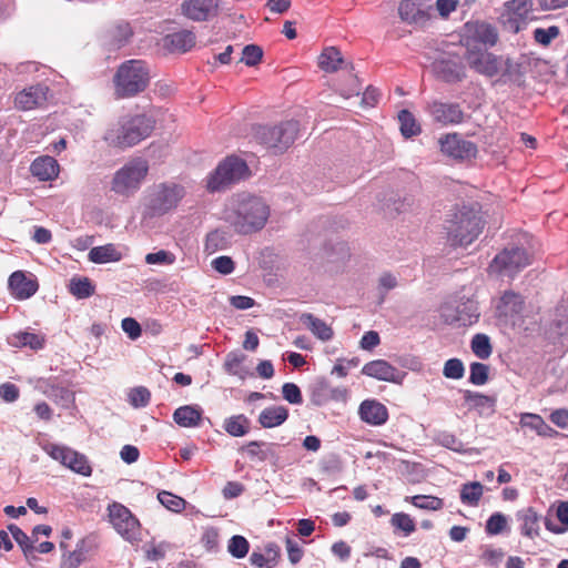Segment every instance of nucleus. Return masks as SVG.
Segmentation results:
<instances>
[{
    "mask_svg": "<svg viewBox=\"0 0 568 568\" xmlns=\"http://www.w3.org/2000/svg\"><path fill=\"white\" fill-rule=\"evenodd\" d=\"M271 214L266 201L251 193L234 194L224 210V221L241 235H250L264 229Z\"/></svg>",
    "mask_w": 568,
    "mask_h": 568,
    "instance_id": "1",
    "label": "nucleus"
},
{
    "mask_svg": "<svg viewBox=\"0 0 568 568\" xmlns=\"http://www.w3.org/2000/svg\"><path fill=\"white\" fill-rule=\"evenodd\" d=\"M484 222L479 211L470 206L452 210L444 221L447 241L453 246H467L481 233Z\"/></svg>",
    "mask_w": 568,
    "mask_h": 568,
    "instance_id": "2",
    "label": "nucleus"
},
{
    "mask_svg": "<svg viewBox=\"0 0 568 568\" xmlns=\"http://www.w3.org/2000/svg\"><path fill=\"white\" fill-rule=\"evenodd\" d=\"M153 129L152 122L144 115L125 116L111 124L103 140L115 148H130L149 136Z\"/></svg>",
    "mask_w": 568,
    "mask_h": 568,
    "instance_id": "3",
    "label": "nucleus"
},
{
    "mask_svg": "<svg viewBox=\"0 0 568 568\" xmlns=\"http://www.w3.org/2000/svg\"><path fill=\"white\" fill-rule=\"evenodd\" d=\"M150 69L143 60H128L120 64L114 77V94L120 99L143 92L150 83Z\"/></svg>",
    "mask_w": 568,
    "mask_h": 568,
    "instance_id": "4",
    "label": "nucleus"
},
{
    "mask_svg": "<svg viewBox=\"0 0 568 568\" xmlns=\"http://www.w3.org/2000/svg\"><path fill=\"white\" fill-rule=\"evenodd\" d=\"M465 60L470 69L487 78L496 75L509 78L516 72L517 68L509 58L496 55L469 42L467 43Z\"/></svg>",
    "mask_w": 568,
    "mask_h": 568,
    "instance_id": "5",
    "label": "nucleus"
},
{
    "mask_svg": "<svg viewBox=\"0 0 568 568\" xmlns=\"http://www.w3.org/2000/svg\"><path fill=\"white\" fill-rule=\"evenodd\" d=\"M148 173L149 163L145 159H132L114 172L111 191L119 196L131 197L139 192Z\"/></svg>",
    "mask_w": 568,
    "mask_h": 568,
    "instance_id": "6",
    "label": "nucleus"
},
{
    "mask_svg": "<svg viewBox=\"0 0 568 568\" xmlns=\"http://www.w3.org/2000/svg\"><path fill=\"white\" fill-rule=\"evenodd\" d=\"M186 191L173 181L154 184L148 193L146 210L152 216H162L178 207Z\"/></svg>",
    "mask_w": 568,
    "mask_h": 568,
    "instance_id": "7",
    "label": "nucleus"
},
{
    "mask_svg": "<svg viewBox=\"0 0 568 568\" xmlns=\"http://www.w3.org/2000/svg\"><path fill=\"white\" fill-rule=\"evenodd\" d=\"M245 161L237 156H229L207 176L206 187L210 192H217L244 179L247 174Z\"/></svg>",
    "mask_w": 568,
    "mask_h": 568,
    "instance_id": "8",
    "label": "nucleus"
},
{
    "mask_svg": "<svg viewBox=\"0 0 568 568\" xmlns=\"http://www.w3.org/2000/svg\"><path fill=\"white\" fill-rule=\"evenodd\" d=\"M300 126L294 120L285 121L274 126H263L257 132L262 144L275 153L287 150L297 138Z\"/></svg>",
    "mask_w": 568,
    "mask_h": 568,
    "instance_id": "9",
    "label": "nucleus"
},
{
    "mask_svg": "<svg viewBox=\"0 0 568 568\" xmlns=\"http://www.w3.org/2000/svg\"><path fill=\"white\" fill-rule=\"evenodd\" d=\"M444 321L449 325L469 326L479 318L477 302L471 298H454L440 308Z\"/></svg>",
    "mask_w": 568,
    "mask_h": 568,
    "instance_id": "10",
    "label": "nucleus"
},
{
    "mask_svg": "<svg viewBox=\"0 0 568 568\" xmlns=\"http://www.w3.org/2000/svg\"><path fill=\"white\" fill-rule=\"evenodd\" d=\"M529 264L530 255L525 248L518 246L507 247L495 256L489 265V272L513 277Z\"/></svg>",
    "mask_w": 568,
    "mask_h": 568,
    "instance_id": "11",
    "label": "nucleus"
},
{
    "mask_svg": "<svg viewBox=\"0 0 568 568\" xmlns=\"http://www.w3.org/2000/svg\"><path fill=\"white\" fill-rule=\"evenodd\" d=\"M42 449L54 460L59 462L64 467L82 476H90L92 468L88 458L64 445L54 443H47L42 445Z\"/></svg>",
    "mask_w": 568,
    "mask_h": 568,
    "instance_id": "12",
    "label": "nucleus"
},
{
    "mask_svg": "<svg viewBox=\"0 0 568 568\" xmlns=\"http://www.w3.org/2000/svg\"><path fill=\"white\" fill-rule=\"evenodd\" d=\"M109 518L113 528L128 541H134L140 535V523L131 510L120 503L109 505Z\"/></svg>",
    "mask_w": 568,
    "mask_h": 568,
    "instance_id": "13",
    "label": "nucleus"
},
{
    "mask_svg": "<svg viewBox=\"0 0 568 568\" xmlns=\"http://www.w3.org/2000/svg\"><path fill=\"white\" fill-rule=\"evenodd\" d=\"M440 151L457 161H466L476 156L475 143L464 140L458 133H447L439 139Z\"/></svg>",
    "mask_w": 568,
    "mask_h": 568,
    "instance_id": "14",
    "label": "nucleus"
},
{
    "mask_svg": "<svg viewBox=\"0 0 568 568\" xmlns=\"http://www.w3.org/2000/svg\"><path fill=\"white\" fill-rule=\"evenodd\" d=\"M95 535H87L79 539L73 550L62 552L59 568H79L98 549Z\"/></svg>",
    "mask_w": 568,
    "mask_h": 568,
    "instance_id": "15",
    "label": "nucleus"
},
{
    "mask_svg": "<svg viewBox=\"0 0 568 568\" xmlns=\"http://www.w3.org/2000/svg\"><path fill=\"white\" fill-rule=\"evenodd\" d=\"M427 111L434 122L440 125H456L464 121V112L458 103L433 101Z\"/></svg>",
    "mask_w": 568,
    "mask_h": 568,
    "instance_id": "16",
    "label": "nucleus"
},
{
    "mask_svg": "<svg viewBox=\"0 0 568 568\" xmlns=\"http://www.w3.org/2000/svg\"><path fill=\"white\" fill-rule=\"evenodd\" d=\"M362 374L382 382L402 384L405 373L385 359H375L366 363Z\"/></svg>",
    "mask_w": 568,
    "mask_h": 568,
    "instance_id": "17",
    "label": "nucleus"
},
{
    "mask_svg": "<svg viewBox=\"0 0 568 568\" xmlns=\"http://www.w3.org/2000/svg\"><path fill=\"white\" fill-rule=\"evenodd\" d=\"M219 8V0H184L181 4V12L190 20L203 22L215 17Z\"/></svg>",
    "mask_w": 568,
    "mask_h": 568,
    "instance_id": "18",
    "label": "nucleus"
},
{
    "mask_svg": "<svg viewBox=\"0 0 568 568\" xmlns=\"http://www.w3.org/2000/svg\"><path fill=\"white\" fill-rule=\"evenodd\" d=\"M48 93L49 88L44 84L31 85L16 95V106L23 111L41 108L48 100Z\"/></svg>",
    "mask_w": 568,
    "mask_h": 568,
    "instance_id": "19",
    "label": "nucleus"
},
{
    "mask_svg": "<svg viewBox=\"0 0 568 568\" xmlns=\"http://www.w3.org/2000/svg\"><path fill=\"white\" fill-rule=\"evenodd\" d=\"M362 422L371 426H382L388 420L387 407L376 399H365L358 407Z\"/></svg>",
    "mask_w": 568,
    "mask_h": 568,
    "instance_id": "20",
    "label": "nucleus"
},
{
    "mask_svg": "<svg viewBox=\"0 0 568 568\" xmlns=\"http://www.w3.org/2000/svg\"><path fill=\"white\" fill-rule=\"evenodd\" d=\"M400 20L408 24H422L426 21L427 0H403L398 6Z\"/></svg>",
    "mask_w": 568,
    "mask_h": 568,
    "instance_id": "21",
    "label": "nucleus"
},
{
    "mask_svg": "<svg viewBox=\"0 0 568 568\" xmlns=\"http://www.w3.org/2000/svg\"><path fill=\"white\" fill-rule=\"evenodd\" d=\"M467 43H480L484 45H495L498 40V33L494 26L483 21L466 23Z\"/></svg>",
    "mask_w": 568,
    "mask_h": 568,
    "instance_id": "22",
    "label": "nucleus"
},
{
    "mask_svg": "<svg viewBox=\"0 0 568 568\" xmlns=\"http://www.w3.org/2000/svg\"><path fill=\"white\" fill-rule=\"evenodd\" d=\"M9 287L19 300L29 298L38 291L36 280L26 276L22 271H16L10 275Z\"/></svg>",
    "mask_w": 568,
    "mask_h": 568,
    "instance_id": "23",
    "label": "nucleus"
},
{
    "mask_svg": "<svg viewBox=\"0 0 568 568\" xmlns=\"http://www.w3.org/2000/svg\"><path fill=\"white\" fill-rule=\"evenodd\" d=\"M45 335L41 333H34L29 331H21L11 334L8 337V343L12 347H29L32 351H40L45 346Z\"/></svg>",
    "mask_w": 568,
    "mask_h": 568,
    "instance_id": "24",
    "label": "nucleus"
},
{
    "mask_svg": "<svg viewBox=\"0 0 568 568\" xmlns=\"http://www.w3.org/2000/svg\"><path fill=\"white\" fill-rule=\"evenodd\" d=\"M463 396L468 409H475L481 416H490L495 412L493 397L468 389L463 390Z\"/></svg>",
    "mask_w": 568,
    "mask_h": 568,
    "instance_id": "25",
    "label": "nucleus"
},
{
    "mask_svg": "<svg viewBox=\"0 0 568 568\" xmlns=\"http://www.w3.org/2000/svg\"><path fill=\"white\" fill-rule=\"evenodd\" d=\"M30 171L40 181H51L59 174V164L52 156H39L31 163Z\"/></svg>",
    "mask_w": 568,
    "mask_h": 568,
    "instance_id": "26",
    "label": "nucleus"
},
{
    "mask_svg": "<svg viewBox=\"0 0 568 568\" xmlns=\"http://www.w3.org/2000/svg\"><path fill=\"white\" fill-rule=\"evenodd\" d=\"M506 8L511 17L508 20L509 28L515 32L520 30L521 22L527 19L532 8L531 0H510L506 3Z\"/></svg>",
    "mask_w": 568,
    "mask_h": 568,
    "instance_id": "27",
    "label": "nucleus"
},
{
    "mask_svg": "<svg viewBox=\"0 0 568 568\" xmlns=\"http://www.w3.org/2000/svg\"><path fill=\"white\" fill-rule=\"evenodd\" d=\"M288 418V409L284 406H270L264 408L258 416V423L264 428H273L282 425Z\"/></svg>",
    "mask_w": 568,
    "mask_h": 568,
    "instance_id": "28",
    "label": "nucleus"
},
{
    "mask_svg": "<svg viewBox=\"0 0 568 568\" xmlns=\"http://www.w3.org/2000/svg\"><path fill=\"white\" fill-rule=\"evenodd\" d=\"M300 321L321 341L327 342L333 337V329L321 318L311 313H303Z\"/></svg>",
    "mask_w": 568,
    "mask_h": 568,
    "instance_id": "29",
    "label": "nucleus"
},
{
    "mask_svg": "<svg viewBox=\"0 0 568 568\" xmlns=\"http://www.w3.org/2000/svg\"><path fill=\"white\" fill-rule=\"evenodd\" d=\"M202 418V410L195 406L185 405L175 409L173 413L174 422L185 428L199 426Z\"/></svg>",
    "mask_w": 568,
    "mask_h": 568,
    "instance_id": "30",
    "label": "nucleus"
},
{
    "mask_svg": "<svg viewBox=\"0 0 568 568\" xmlns=\"http://www.w3.org/2000/svg\"><path fill=\"white\" fill-rule=\"evenodd\" d=\"M89 261L95 264H104L110 262H119L122 254L114 244H105L92 247L88 254Z\"/></svg>",
    "mask_w": 568,
    "mask_h": 568,
    "instance_id": "31",
    "label": "nucleus"
},
{
    "mask_svg": "<svg viewBox=\"0 0 568 568\" xmlns=\"http://www.w3.org/2000/svg\"><path fill=\"white\" fill-rule=\"evenodd\" d=\"M246 355L240 351L230 352L224 359L223 368L229 375L244 379L250 373L244 366Z\"/></svg>",
    "mask_w": 568,
    "mask_h": 568,
    "instance_id": "32",
    "label": "nucleus"
},
{
    "mask_svg": "<svg viewBox=\"0 0 568 568\" xmlns=\"http://www.w3.org/2000/svg\"><path fill=\"white\" fill-rule=\"evenodd\" d=\"M517 517H518V520L521 523L520 530H521L523 535H525L529 538H534L535 536H538V534H539V525H538L539 517L532 508L529 507L524 510H520L517 514Z\"/></svg>",
    "mask_w": 568,
    "mask_h": 568,
    "instance_id": "33",
    "label": "nucleus"
},
{
    "mask_svg": "<svg viewBox=\"0 0 568 568\" xmlns=\"http://www.w3.org/2000/svg\"><path fill=\"white\" fill-rule=\"evenodd\" d=\"M524 301L519 294L511 291L505 292L500 297L497 310L503 316H513L518 314L523 308Z\"/></svg>",
    "mask_w": 568,
    "mask_h": 568,
    "instance_id": "34",
    "label": "nucleus"
},
{
    "mask_svg": "<svg viewBox=\"0 0 568 568\" xmlns=\"http://www.w3.org/2000/svg\"><path fill=\"white\" fill-rule=\"evenodd\" d=\"M8 531L12 535L16 542L20 546L27 559H36L34 540L29 537L20 527L14 524L8 525Z\"/></svg>",
    "mask_w": 568,
    "mask_h": 568,
    "instance_id": "35",
    "label": "nucleus"
},
{
    "mask_svg": "<svg viewBox=\"0 0 568 568\" xmlns=\"http://www.w3.org/2000/svg\"><path fill=\"white\" fill-rule=\"evenodd\" d=\"M342 63L343 57L334 47L324 49L318 57V65L325 72H336L341 68Z\"/></svg>",
    "mask_w": 568,
    "mask_h": 568,
    "instance_id": "36",
    "label": "nucleus"
},
{
    "mask_svg": "<svg viewBox=\"0 0 568 568\" xmlns=\"http://www.w3.org/2000/svg\"><path fill=\"white\" fill-rule=\"evenodd\" d=\"M223 428L233 437H242L250 432V419L243 414L234 415L224 420Z\"/></svg>",
    "mask_w": 568,
    "mask_h": 568,
    "instance_id": "37",
    "label": "nucleus"
},
{
    "mask_svg": "<svg viewBox=\"0 0 568 568\" xmlns=\"http://www.w3.org/2000/svg\"><path fill=\"white\" fill-rule=\"evenodd\" d=\"M520 422L524 427L535 430L540 436L554 437L557 434L539 415L524 414Z\"/></svg>",
    "mask_w": 568,
    "mask_h": 568,
    "instance_id": "38",
    "label": "nucleus"
},
{
    "mask_svg": "<svg viewBox=\"0 0 568 568\" xmlns=\"http://www.w3.org/2000/svg\"><path fill=\"white\" fill-rule=\"evenodd\" d=\"M484 494V486L479 481L466 483L460 488V501L464 505L478 506Z\"/></svg>",
    "mask_w": 568,
    "mask_h": 568,
    "instance_id": "39",
    "label": "nucleus"
},
{
    "mask_svg": "<svg viewBox=\"0 0 568 568\" xmlns=\"http://www.w3.org/2000/svg\"><path fill=\"white\" fill-rule=\"evenodd\" d=\"M436 70L446 82H457L465 77L463 67L459 63L449 60L439 61L436 65Z\"/></svg>",
    "mask_w": 568,
    "mask_h": 568,
    "instance_id": "40",
    "label": "nucleus"
},
{
    "mask_svg": "<svg viewBox=\"0 0 568 568\" xmlns=\"http://www.w3.org/2000/svg\"><path fill=\"white\" fill-rule=\"evenodd\" d=\"M166 41L173 50L186 52L194 47L195 34L191 31L183 30L168 36Z\"/></svg>",
    "mask_w": 568,
    "mask_h": 568,
    "instance_id": "41",
    "label": "nucleus"
},
{
    "mask_svg": "<svg viewBox=\"0 0 568 568\" xmlns=\"http://www.w3.org/2000/svg\"><path fill=\"white\" fill-rule=\"evenodd\" d=\"M69 290L77 298H88L94 293V286L88 277L71 278Z\"/></svg>",
    "mask_w": 568,
    "mask_h": 568,
    "instance_id": "42",
    "label": "nucleus"
},
{
    "mask_svg": "<svg viewBox=\"0 0 568 568\" xmlns=\"http://www.w3.org/2000/svg\"><path fill=\"white\" fill-rule=\"evenodd\" d=\"M398 121H399L400 132L405 138H412L414 135L419 134L420 126L416 122V119L409 111L402 110L398 113Z\"/></svg>",
    "mask_w": 568,
    "mask_h": 568,
    "instance_id": "43",
    "label": "nucleus"
},
{
    "mask_svg": "<svg viewBox=\"0 0 568 568\" xmlns=\"http://www.w3.org/2000/svg\"><path fill=\"white\" fill-rule=\"evenodd\" d=\"M390 525L394 527L395 532L400 531L404 537L409 536L416 530L414 519L405 513H396L390 518Z\"/></svg>",
    "mask_w": 568,
    "mask_h": 568,
    "instance_id": "44",
    "label": "nucleus"
},
{
    "mask_svg": "<svg viewBox=\"0 0 568 568\" xmlns=\"http://www.w3.org/2000/svg\"><path fill=\"white\" fill-rule=\"evenodd\" d=\"M471 351L480 359L488 358L493 352L489 337L485 334H476L471 339Z\"/></svg>",
    "mask_w": 568,
    "mask_h": 568,
    "instance_id": "45",
    "label": "nucleus"
},
{
    "mask_svg": "<svg viewBox=\"0 0 568 568\" xmlns=\"http://www.w3.org/2000/svg\"><path fill=\"white\" fill-rule=\"evenodd\" d=\"M407 499H409L412 505L415 507L425 510H439L444 506L443 500L434 496L416 495L408 497Z\"/></svg>",
    "mask_w": 568,
    "mask_h": 568,
    "instance_id": "46",
    "label": "nucleus"
},
{
    "mask_svg": "<svg viewBox=\"0 0 568 568\" xmlns=\"http://www.w3.org/2000/svg\"><path fill=\"white\" fill-rule=\"evenodd\" d=\"M559 34L560 29L557 26H550L547 28H536L532 31L534 40L542 47L549 45L552 42V40L559 37Z\"/></svg>",
    "mask_w": 568,
    "mask_h": 568,
    "instance_id": "47",
    "label": "nucleus"
},
{
    "mask_svg": "<svg viewBox=\"0 0 568 568\" xmlns=\"http://www.w3.org/2000/svg\"><path fill=\"white\" fill-rule=\"evenodd\" d=\"M554 326L556 333L568 341V304L562 303L557 306Z\"/></svg>",
    "mask_w": 568,
    "mask_h": 568,
    "instance_id": "48",
    "label": "nucleus"
},
{
    "mask_svg": "<svg viewBox=\"0 0 568 568\" xmlns=\"http://www.w3.org/2000/svg\"><path fill=\"white\" fill-rule=\"evenodd\" d=\"M250 549V544L245 537L235 535L229 540L227 551L234 558L241 559L244 558Z\"/></svg>",
    "mask_w": 568,
    "mask_h": 568,
    "instance_id": "49",
    "label": "nucleus"
},
{
    "mask_svg": "<svg viewBox=\"0 0 568 568\" xmlns=\"http://www.w3.org/2000/svg\"><path fill=\"white\" fill-rule=\"evenodd\" d=\"M159 501L168 509L179 513L185 508V500L172 493L161 491L158 495Z\"/></svg>",
    "mask_w": 568,
    "mask_h": 568,
    "instance_id": "50",
    "label": "nucleus"
},
{
    "mask_svg": "<svg viewBox=\"0 0 568 568\" xmlns=\"http://www.w3.org/2000/svg\"><path fill=\"white\" fill-rule=\"evenodd\" d=\"M273 446V444L253 440L245 446V450L250 457H256L258 460L264 462L268 458L270 449Z\"/></svg>",
    "mask_w": 568,
    "mask_h": 568,
    "instance_id": "51",
    "label": "nucleus"
},
{
    "mask_svg": "<svg viewBox=\"0 0 568 568\" xmlns=\"http://www.w3.org/2000/svg\"><path fill=\"white\" fill-rule=\"evenodd\" d=\"M226 243L227 242L224 232L220 230L212 231L206 236L205 251L213 253L219 250H223L226 247Z\"/></svg>",
    "mask_w": 568,
    "mask_h": 568,
    "instance_id": "52",
    "label": "nucleus"
},
{
    "mask_svg": "<svg viewBox=\"0 0 568 568\" xmlns=\"http://www.w3.org/2000/svg\"><path fill=\"white\" fill-rule=\"evenodd\" d=\"M489 368L486 364L475 362L470 365L469 383L474 385H484L488 381Z\"/></svg>",
    "mask_w": 568,
    "mask_h": 568,
    "instance_id": "53",
    "label": "nucleus"
},
{
    "mask_svg": "<svg viewBox=\"0 0 568 568\" xmlns=\"http://www.w3.org/2000/svg\"><path fill=\"white\" fill-rule=\"evenodd\" d=\"M150 398L149 389L143 386L134 387L129 392V403L135 408L145 407Z\"/></svg>",
    "mask_w": 568,
    "mask_h": 568,
    "instance_id": "54",
    "label": "nucleus"
},
{
    "mask_svg": "<svg viewBox=\"0 0 568 568\" xmlns=\"http://www.w3.org/2000/svg\"><path fill=\"white\" fill-rule=\"evenodd\" d=\"M446 378L460 379L465 374V367L459 358H450L446 361L443 368Z\"/></svg>",
    "mask_w": 568,
    "mask_h": 568,
    "instance_id": "55",
    "label": "nucleus"
},
{
    "mask_svg": "<svg viewBox=\"0 0 568 568\" xmlns=\"http://www.w3.org/2000/svg\"><path fill=\"white\" fill-rule=\"evenodd\" d=\"M398 285L397 277L392 273H383L378 278L379 303H383L386 294Z\"/></svg>",
    "mask_w": 568,
    "mask_h": 568,
    "instance_id": "56",
    "label": "nucleus"
},
{
    "mask_svg": "<svg viewBox=\"0 0 568 568\" xmlns=\"http://www.w3.org/2000/svg\"><path fill=\"white\" fill-rule=\"evenodd\" d=\"M262 57L263 50L261 49V47L256 44H248L245 45L242 50L241 61L248 67H254L262 60Z\"/></svg>",
    "mask_w": 568,
    "mask_h": 568,
    "instance_id": "57",
    "label": "nucleus"
},
{
    "mask_svg": "<svg viewBox=\"0 0 568 568\" xmlns=\"http://www.w3.org/2000/svg\"><path fill=\"white\" fill-rule=\"evenodd\" d=\"M505 557V552L500 548L486 547L480 556L485 565L497 568Z\"/></svg>",
    "mask_w": 568,
    "mask_h": 568,
    "instance_id": "58",
    "label": "nucleus"
},
{
    "mask_svg": "<svg viewBox=\"0 0 568 568\" xmlns=\"http://www.w3.org/2000/svg\"><path fill=\"white\" fill-rule=\"evenodd\" d=\"M132 36V30L128 23L118 24L112 31V47L119 49L126 43L129 38Z\"/></svg>",
    "mask_w": 568,
    "mask_h": 568,
    "instance_id": "59",
    "label": "nucleus"
},
{
    "mask_svg": "<svg viewBox=\"0 0 568 568\" xmlns=\"http://www.w3.org/2000/svg\"><path fill=\"white\" fill-rule=\"evenodd\" d=\"M174 262H175L174 254L169 251H165V250H160L158 252L149 253L145 255V263L150 264V265H153V264L171 265Z\"/></svg>",
    "mask_w": 568,
    "mask_h": 568,
    "instance_id": "60",
    "label": "nucleus"
},
{
    "mask_svg": "<svg viewBox=\"0 0 568 568\" xmlns=\"http://www.w3.org/2000/svg\"><path fill=\"white\" fill-rule=\"evenodd\" d=\"M507 526V518L500 513L493 514L486 521V532L488 535H498Z\"/></svg>",
    "mask_w": 568,
    "mask_h": 568,
    "instance_id": "61",
    "label": "nucleus"
},
{
    "mask_svg": "<svg viewBox=\"0 0 568 568\" xmlns=\"http://www.w3.org/2000/svg\"><path fill=\"white\" fill-rule=\"evenodd\" d=\"M282 395L285 400L293 405L303 403V396L300 387L294 383H285L282 386Z\"/></svg>",
    "mask_w": 568,
    "mask_h": 568,
    "instance_id": "62",
    "label": "nucleus"
},
{
    "mask_svg": "<svg viewBox=\"0 0 568 568\" xmlns=\"http://www.w3.org/2000/svg\"><path fill=\"white\" fill-rule=\"evenodd\" d=\"M557 517H558L559 521L562 525H565V528H562V529L556 528L555 526H552L550 520L546 521V528L550 531L560 534V532L566 531L567 527H568V501H562L559 504V506L557 507Z\"/></svg>",
    "mask_w": 568,
    "mask_h": 568,
    "instance_id": "63",
    "label": "nucleus"
},
{
    "mask_svg": "<svg viewBox=\"0 0 568 568\" xmlns=\"http://www.w3.org/2000/svg\"><path fill=\"white\" fill-rule=\"evenodd\" d=\"M212 267L223 275H229L234 271V262L230 256H219L212 261Z\"/></svg>",
    "mask_w": 568,
    "mask_h": 568,
    "instance_id": "64",
    "label": "nucleus"
}]
</instances>
